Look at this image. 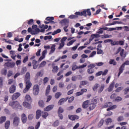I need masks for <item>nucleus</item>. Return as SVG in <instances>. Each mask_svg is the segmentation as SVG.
<instances>
[{
    "label": "nucleus",
    "mask_w": 129,
    "mask_h": 129,
    "mask_svg": "<svg viewBox=\"0 0 129 129\" xmlns=\"http://www.w3.org/2000/svg\"><path fill=\"white\" fill-rule=\"evenodd\" d=\"M108 107V108H107ZM117 107L116 105H112V102H107L104 104L103 105L104 108H107L106 109L107 111H110V110H113V109H115Z\"/></svg>",
    "instance_id": "obj_1"
},
{
    "label": "nucleus",
    "mask_w": 129,
    "mask_h": 129,
    "mask_svg": "<svg viewBox=\"0 0 129 129\" xmlns=\"http://www.w3.org/2000/svg\"><path fill=\"white\" fill-rule=\"evenodd\" d=\"M75 15H79V16H81V17H82V16L84 17H87V16H91V12H90V9H88L81 12H77L75 13Z\"/></svg>",
    "instance_id": "obj_2"
},
{
    "label": "nucleus",
    "mask_w": 129,
    "mask_h": 129,
    "mask_svg": "<svg viewBox=\"0 0 129 129\" xmlns=\"http://www.w3.org/2000/svg\"><path fill=\"white\" fill-rule=\"evenodd\" d=\"M125 65H129V60L125 61L119 68V72L118 74V77L120 76V74H121L123 71L124 70V67H125Z\"/></svg>",
    "instance_id": "obj_3"
},
{
    "label": "nucleus",
    "mask_w": 129,
    "mask_h": 129,
    "mask_svg": "<svg viewBox=\"0 0 129 129\" xmlns=\"http://www.w3.org/2000/svg\"><path fill=\"white\" fill-rule=\"evenodd\" d=\"M25 82V88L23 90L24 93H27L28 91L30 90V88L32 87V83H31V81Z\"/></svg>",
    "instance_id": "obj_4"
},
{
    "label": "nucleus",
    "mask_w": 129,
    "mask_h": 129,
    "mask_svg": "<svg viewBox=\"0 0 129 129\" xmlns=\"http://www.w3.org/2000/svg\"><path fill=\"white\" fill-rule=\"evenodd\" d=\"M87 66V63H84L83 65L77 66L76 64L72 66V71H75L77 69H81L82 68H85Z\"/></svg>",
    "instance_id": "obj_5"
},
{
    "label": "nucleus",
    "mask_w": 129,
    "mask_h": 129,
    "mask_svg": "<svg viewBox=\"0 0 129 129\" xmlns=\"http://www.w3.org/2000/svg\"><path fill=\"white\" fill-rule=\"evenodd\" d=\"M96 65L95 64H90L88 66V68H89L87 70V72L88 74H93V73L94 72V67H95Z\"/></svg>",
    "instance_id": "obj_6"
},
{
    "label": "nucleus",
    "mask_w": 129,
    "mask_h": 129,
    "mask_svg": "<svg viewBox=\"0 0 129 129\" xmlns=\"http://www.w3.org/2000/svg\"><path fill=\"white\" fill-rule=\"evenodd\" d=\"M9 105L12 106V107L13 108H18L19 107H21V105L18 101L10 102L9 103Z\"/></svg>",
    "instance_id": "obj_7"
},
{
    "label": "nucleus",
    "mask_w": 129,
    "mask_h": 129,
    "mask_svg": "<svg viewBox=\"0 0 129 129\" xmlns=\"http://www.w3.org/2000/svg\"><path fill=\"white\" fill-rule=\"evenodd\" d=\"M40 91V86L38 85H35L33 88V94L34 95H38Z\"/></svg>",
    "instance_id": "obj_8"
},
{
    "label": "nucleus",
    "mask_w": 129,
    "mask_h": 129,
    "mask_svg": "<svg viewBox=\"0 0 129 129\" xmlns=\"http://www.w3.org/2000/svg\"><path fill=\"white\" fill-rule=\"evenodd\" d=\"M20 117L15 116L13 119V124L14 126H18L20 123Z\"/></svg>",
    "instance_id": "obj_9"
},
{
    "label": "nucleus",
    "mask_w": 129,
    "mask_h": 129,
    "mask_svg": "<svg viewBox=\"0 0 129 129\" xmlns=\"http://www.w3.org/2000/svg\"><path fill=\"white\" fill-rule=\"evenodd\" d=\"M4 66H6L7 68H14L16 66V62L14 61L7 62L4 64Z\"/></svg>",
    "instance_id": "obj_10"
},
{
    "label": "nucleus",
    "mask_w": 129,
    "mask_h": 129,
    "mask_svg": "<svg viewBox=\"0 0 129 129\" xmlns=\"http://www.w3.org/2000/svg\"><path fill=\"white\" fill-rule=\"evenodd\" d=\"M20 96H21V93L16 92L12 95V100H16V99H18Z\"/></svg>",
    "instance_id": "obj_11"
},
{
    "label": "nucleus",
    "mask_w": 129,
    "mask_h": 129,
    "mask_svg": "<svg viewBox=\"0 0 129 129\" xmlns=\"http://www.w3.org/2000/svg\"><path fill=\"white\" fill-rule=\"evenodd\" d=\"M115 83L113 81L112 83L110 84L109 87L107 88V90L108 92H111L112 90H113V88H114V85Z\"/></svg>",
    "instance_id": "obj_12"
},
{
    "label": "nucleus",
    "mask_w": 129,
    "mask_h": 129,
    "mask_svg": "<svg viewBox=\"0 0 129 129\" xmlns=\"http://www.w3.org/2000/svg\"><path fill=\"white\" fill-rule=\"evenodd\" d=\"M120 56L121 57V61L124 60L125 57H126V53H124V49H122L120 52Z\"/></svg>",
    "instance_id": "obj_13"
},
{
    "label": "nucleus",
    "mask_w": 129,
    "mask_h": 129,
    "mask_svg": "<svg viewBox=\"0 0 129 129\" xmlns=\"http://www.w3.org/2000/svg\"><path fill=\"white\" fill-rule=\"evenodd\" d=\"M16 90V87L15 85H12L9 88V92L11 94L15 93Z\"/></svg>",
    "instance_id": "obj_14"
},
{
    "label": "nucleus",
    "mask_w": 129,
    "mask_h": 129,
    "mask_svg": "<svg viewBox=\"0 0 129 129\" xmlns=\"http://www.w3.org/2000/svg\"><path fill=\"white\" fill-rule=\"evenodd\" d=\"M31 75L29 72H27L25 75V77L24 79L25 82L27 81H31Z\"/></svg>",
    "instance_id": "obj_15"
},
{
    "label": "nucleus",
    "mask_w": 129,
    "mask_h": 129,
    "mask_svg": "<svg viewBox=\"0 0 129 129\" xmlns=\"http://www.w3.org/2000/svg\"><path fill=\"white\" fill-rule=\"evenodd\" d=\"M89 102H90V100H87L84 101L82 104L83 108L86 109L89 106Z\"/></svg>",
    "instance_id": "obj_16"
},
{
    "label": "nucleus",
    "mask_w": 129,
    "mask_h": 129,
    "mask_svg": "<svg viewBox=\"0 0 129 129\" xmlns=\"http://www.w3.org/2000/svg\"><path fill=\"white\" fill-rule=\"evenodd\" d=\"M54 108V105H49L44 108V111H50Z\"/></svg>",
    "instance_id": "obj_17"
},
{
    "label": "nucleus",
    "mask_w": 129,
    "mask_h": 129,
    "mask_svg": "<svg viewBox=\"0 0 129 129\" xmlns=\"http://www.w3.org/2000/svg\"><path fill=\"white\" fill-rule=\"evenodd\" d=\"M42 115V111L41 110H37L36 112V119H39Z\"/></svg>",
    "instance_id": "obj_18"
},
{
    "label": "nucleus",
    "mask_w": 129,
    "mask_h": 129,
    "mask_svg": "<svg viewBox=\"0 0 129 129\" xmlns=\"http://www.w3.org/2000/svg\"><path fill=\"white\" fill-rule=\"evenodd\" d=\"M23 105L24 107L28 108V109H31V108H32V105H31V104L28 103V102H24L23 103Z\"/></svg>",
    "instance_id": "obj_19"
},
{
    "label": "nucleus",
    "mask_w": 129,
    "mask_h": 129,
    "mask_svg": "<svg viewBox=\"0 0 129 129\" xmlns=\"http://www.w3.org/2000/svg\"><path fill=\"white\" fill-rule=\"evenodd\" d=\"M21 120L23 123H26L27 122V116L25 113H23L21 115Z\"/></svg>",
    "instance_id": "obj_20"
},
{
    "label": "nucleus",
    "mask_w": 129,
    "mask_h": 129,
    "mask_svg": "<svg viewBox=\"0 0 129 129\" xmlns=\"http://www.w3.org/2000/svg\"><path fill=\"white\" fill-rule=\"evenodd\" d=\"M10 53L11 55V58L13 59V60H16V57H17V55H16V51L14 50H10Z\"/></svg>",
    "instance_id": "obj_21"
},
{
    "label": "nucleus",
    "mask_w": 129,
    "mask_h": 129,
    "mask_svg": "<svg viewBox=\"0 0 129 129\" xmlns=\"http://www.w3.org/2000/svg\"><path fill=\"white\" fill-rule=\"evenodd\" d=\"M104 87H105V85L104 84H101L98 90V93H101V92L103 91V89H104Z\"/></svg>",
    "instance_id": "obj_22"
},
{
    "label": "nucleus",
    "mask_w": 129,
    "mask_h": 129,
    "mask_svg": "<svg viewBox=\"0 0 129 129\" xmlns=\"http://www.w3.org/2000/svg\"><path fill=\"white\" fill-rule=\"evenodd\" d=\"M32 64H33V68L34 69H37L39 64L37 63V61L36 59H33L32 61Z\"/></svg>",
    "instance_id": "obj_23"
},
{
    "label": "nucleus",
    "mask_w": 129,
    "mask_h": 129,
    "mask_svg": "<svg viewBox=\"0 0 129 129\" xmlns=\"http://www.w3.org/2000/svg\"><path fill=\"white\" fill-rule=\"evenodd\" d=\"M71 120H76V119H79V116L77 115H71V117H69Z\"/></svg>",
    "instance_id": "obj_24"
},
{
    "label": "nucleus",
    "mask_w": 129,
    "mask_h": 129,
    "mask_svg": "<svg viewBox=\"0 0 129 129\" xmlns=\"http://www.w3.org/2000/svg\"><path fill=\"white\" fill-rule=\"evenodd\" d=\"M10 125H11V121L10 120H7L5 122V127L6 129L10 128Z\"/></svg>",
    "instance_id": "obj_25"
},
{
    "label": "nucleus",
    "mask_w": 129,
    "mask_h": 129,
    "mask_svg": "<svg viewBox=\"0 0 129 129\" xmlns=\"http://www.w3.org/2000/svg\"><path fill=\"white\" fill-rule=\"evenodd\" d=\"M52 68L53 69L52 70V72H53V73H57V72L59 71V68H58V66H53Z\"/></svg>",
    "instance_id": "obj_26"
},
{
    "label": "nucleus",
    "mask_w": 129,
    "mask_h": 129,
    "mask_svg": "<svg viewBox=\"0 0 129 129\" xmlns=\"http://www.w3.org/2000/svg\"><path fill=\"white\" fill-rule=\"evenodd\" d=\"M55 47H56V45H55V44H53L51 46V47H50L51 50L50 51L49 54H53V53L55 52V50H56Z\"/></svg>",
    "instance_id": "obj_27"
},
{
    "label": "nucleus",
    "mask_w": 129,
    "mask_h": 129,
    "mask_svg": "<svg viewBox=\"0 0 129 129\" xmlns=\"http://www.w3.org/2000/svg\"><path fill=\"white\" fill-rule=\"evenodd\" d=\"M38 104L40 107H42V108H44V106H45V103L43 100H40L38 102Z\"/></svg>",
    "instance_id": "obj_28"
},
{
    "label": "nucleus",
    "mask_w": 129,
    "mask_h": 129,
    "mask_svg": "<svg viewBox=\"0 0 129 129\" xmlns=\"http://www.w3.org/2000/svg\"><path fill=\"white\" fill-rule=\"evenodd\" d=\"M25 100L26 101H30V102H32L33 101V100L32 99V98L31 97V96L30 95H26L25 96Z\"/></svg>",
    "instance_id": "obj_29"
},
{
    "label": "nucleus",
    "mask_w": 129,
    "mask_h": 129,
    "mask_svg": "<svg viewBox=\"0 0 129 129\" xmlns=\"http://www.w3.org/2000/svg\"><path fill=\"white\" fill-rule=\"evenodd\" d=\"M6 120H7L6 116H2L0 117V123H4Z\"/></svg>",
    "instance_id": "obj_30"
},
{
    "label": "nucleus",
    "mask_w": 129,
    "mask_h": 129,
    "mask_svg": "<svg viewBox=\"0 0 129 129\" xmlns=\"http://www.w3.org/2000/svg\"><path fill=\"white\" fill-rule=\"evenodd\" d=\"M106 125H108L109 123L112 122V119L111 118H107L105 119Z\"/></svg>",
    "instance_id": "obj_31"
},
{
    "label": "nucleus",
    "mask_w": 129,
    "mask_h": 129,
    "mask_svg": "<svg viewBox=\"0 0 129 129\" xmlns=\"http://www.w3.org/2000/svg\"><path fill=\"white\" fill-rule=\"evenodd\" d=\"M95 107H96V105L91 103L90 104V107H89V110H92L94 109V108H95Z\"/></svg>",
    "instance_id": "obj_32"
},
{
    "label": "nucleus",
    "mask_w": 129,
    "mask_h": 129,
    "mask_svg": "<svg viewBox=\"0 0 129 129\" xmlns=\"http://www.w3.org/2000/svg\"><path fill=\"white\" fill-rule=\"evenodd\" d=\"M61 24H64L65 25H67V24H69V20L67 19H64L60 21Z\"/></svg>",
    "instance_id": "obj_33"
},
{
    "label": "nucleus",
    "mask_w": 129,
    "mask_h": 129,
    "mask_svg": "<svg viewBox=\"0 0 129 129\" xmlns=\"http://www.w3.org/2000/svg\"><path fill=\"white\" fill-rule=\"evenodd\" d=\"M75 15H70V16L69 17V19H78V16H79V15H77V14H75Z\"/></svg>",
    "instance_id": "obj_34"
},
{
    "label": "nucleus",
    "mask_w": 129,
    "mask_h": 129,
    "mask_svg": "<svg viewBox=\"0 0 129 129\" xmlns=\"http://www.w3.org/2000/svg\"><path fill=\"white\" fill-rule=\"evenodd\" d=\"M61 95H62V93L58 92L55 94L54 97L56 99H58V98H59Z\"/></svg>",
    "instance_id": "obj_35"
},
{
    "label": "nucleus",
    "mask_w": 129,
    "mask_h": 129,
    "mask_svg": "<svg viewBox=\"0 0 129 129\" xmlns=\"http://www.w3.org/2000/svg\"><path fill=\"white\" fill-rule=\"evenodd\" d=\"M8 70H7V69H4L1 71V74H2V75H4V76H6Z\"/></svg>",
    "instance_id": "obj_36"
},
{
    "label": "nucleus",
    "mask_w": 129,
    "mask_h": 129,
    "mask_svg": "<svg viewBox=\"0 0 129 129\" xmlns=\"http://www.w3.org/2000/svg\"><path fill=\"white\" fill-rule=\"evenodd\" d=\"M49 115V113L47 112H42V117L43 118H47V116Z\"/></svg>",
    "instance_id": "obj_37"
},
{
    "label": "nucleus",
    "mask_w": 129,
    "mask_h": 129,
    "mask_svg": "<svg viewBox=\"0 0 129 129\" xmlns=\"http://www.w3.org/2000/svg\"><path fill=\"white\" fill-rule=\"evenodd\" d=\"M109 64H110V65L115 66L116 65V61H115L114 59H110L109 61Z\"/></svg>",
    "instance_id": "obj_38"
},
{
    "label": "nucleus",
    "mask_w": 129,
    "mask_h": 129,
    "mask_svg": "<svg viewBox=\"0 0 129 129\" xmlns=\"http://www.w3.org/2000/svg\"><path fill=\"white\" fill-rule=\"evenodd\" d=\"M59 123L60 122H59V120H56L52 124V126H54V127H56V126H58V125H59Z\"/></svg>",
    "instance_id": "obj_39"
},
{
    "label": "nucleus",
    "mask_w": 129,
    "mask_h": 129,
    "mask_svg": "<svg viewBox=\"0 0 129 129\" xmlns=\"http://www.w3.org/2000/svg\"><path fill=\"white\" fill-rule=\"evenodd\" d=\"M102 39H106L107 38H111L112 36L109 34H104L101 36Z\"/></svg>",
    "instance_id": "obj_40"
},
{
    "label": "nucleus",
    "mask_w": 129,
    "mask_h": 129,
    "mask_svg": "<svg viewBox=\"0 0 129 129\" xmlns=\"http://www.w3.org/2000/svg\"><path fill=\"white\" fill-rule=\"evenodd\" d=\"M59 33H61V29H58L56 31H54L52 33V36H55L56 34H59Z\"/></svg>",
    "instance_id": "obj_41"
},
{
    "label": "nucleus",
    "mask_w": 129,
    "mask_h": 129,
    "mask_svg": "<svg viewBox=\"0 0 129 129\" xmlns=\"http://www.w3.org/2000/svg\"><path fill=\"white\" fill-rule=\"evenodd\" d=\"M64 101H65V98H62L60 99L58 102V105H62V104L64 103Z\"/></svg>",
    "instance_id": "obj_42"
},
{
    "label": "nucleus",
    "mask_w": 129,
    "mask_h": 129,
    "mask_svg": "<svg viewBox=\"0 0 129 129\" xmlns=\"http://www.w3.org/2000/svg\"><path fill=\"white\" fill-rule=\"evenodd\" d=\"M115 44L123 46L124 45V41L122 40L117 41V43H115Z\"/></svg>",
    "instance_id": "obj_43"
},
{
    "label": "nucleus",
    "mask_w": 129,
    "mask_h": 129,
    "mask_svg": "<svg viewBox=\"0 0 129 129\" xmlns=\"http://www.w3.org/2000/svg\"><path fill=\"white\" fill-rule=\"evenodd\" d=\"M40 29L39 28H37L35 29V32L33 33H32V35H37V34H39L40 33Z\"/></svg>",
    "instance_id": "obj_44"
},
{
    "label": "nucleus",
    "mask_w": 129,
    "mask_h": 129,
    "mask_svg": "<svg viewBox=\"0 0 129 129\" xmlns=\"http://www.w3.org/2000/svg\"><path fill=\"white\" fill-rule=\"evenodd\" d=\"M81 85L84 86L85 85H87L88 84V81H82L80 82Z\"/></svg>",
    "instance_id": "obj_45"
},
{
    "label": "nucleus",
    "mask_w": 129,
    "mask_h": 129,
    "mask_svg": "<svg viewBox=\"0 0 129 129\" xmlns=\"http://www.w3.org/2000/svg\"><path fill=\"white\" fill-rule=\"evenodd\" d=\"M104 122V120L101 119L100 121L99 122L98 126V127H100V126H102L103 125V123Z\"/></svg>",
    "instance_id": "obj_46"
},
{
    "label": "nucleus",
    "mask_w": 129,
    "mask_h": 129,
    "mask_svg": "<svg viewBox=\"0 0 129 129\" xmlns=\"http://www.w3.org/2000/svg\"><path fill=\"white\" fill-rule=\"evenodd\" d=\"M64 112V109L62 107H59L58 108L57 113H63Z\"/></svg>",
    "instance_id": "obj_47"
},
{
    "label": "nucleus",
    "mask_w": 129,
    "mask_h": 129,
    "mask_svg": "<svg viewBox=\"0 0 129 129\" xmlns=\"http://www.w3.org/2000/svg\"><path fill=\"white\" fill-rule=\"evenodd\" d=\"M76 42V39H73L71 40L68 43L67 45L68 46H71V45H73V44Z\"/></svg>",
    "instance_id": "obj_48"
},
{
    "label": "nucleus",
    "mask_w": 129,
    "mask_h": 129,
    "mask_svg": "<svg viewBox=\"0 0 129 129\" xmlns=\"http://www.w3.org/2000/svg\"><path fill=\"white\" fill-rule=\"evenodd\" d=\"M123 89V87H119L115 90V92H120Z\"/></svg>",
    "instance_id": "obj_49"
},
{
    "label": "nucleus",
    "mask_w": 129,
    "mask_h": 129,
    "mask_svg": "<svg viewBox=\"0 0 129 129\" xmlns=\"http://www.w3.org/2000/svg\"><path fill=\"white\" fill-rule=\"evenodd\" d=\"M45 20H46V21H48V22H50V21H54V17H47L46 19H45Z\"/></svg>",
    "instance_id": "obj_50"
},
{
    "label": "nucleus",
    "mask_w": 129,
    "mask_h": 129,
    "mask_svg": "<svg viewBox=\"0 0 129 129\" xmlns=\"http://www.w3.org/2000/svg\"><path fill=\"white\" fill-rule=\"evenodd\" d=\"M64 45H65V42H61V43H60L59 46L58 47V49L59 50H60V49H62L64 47Z\"/></svg>",
    "instance_id": "obj_51"
},
{
    "label": "nucleus",
    "mask_w": 129,
    "mask_h": 129,
    "mask_svg": "<svg viewBox=\"0 0 129 129\" xmlns=\"http://www.w3.org/2000/svg\"><path fill=\"white\" fill-rule=\"evenodd\" d=\"M46 64H47V62L45 61H43L40 64L39 67H44L46 66Z\"/></svg>",
    "instance_id": "obj_52"
},
{
    "label": "nucleus",
    "mask_w": 129,
    "mask_h": 129,
    "mask_svg": "<svg viewBox=\"0 0 129 129\" xmlns=\"http://www.w3.org/2000/svg\"><path fill=\"white\" fill-rule=\"evenodd\" d=\"M74 99H75V98L74 97V96L70 97L69 98V100H68L69 103H71V102H72V101H73V100H74Z\"/></svg>",
    "instance_id": "obj_53"
},
{
    "label": "nucleus",
    "mask_w": 129,
    "mask_h": 129,
    "mask_svg": "<svg viewBox=\"0 0 129 129\" xmlns=\"http://www.w3.org/2000/svg\"><path fill=\"white\" fill-rule=\"evenodd\" d=\"M91 103H93V104L97 105V99H96V97H95L92 101H91Z\"/></svg>",
    "instance_id": "obj_54"
},
{
    "label": "nucleus",
    "mask_w": 129,
    "mask_h": 129,
    "mask_svg": "<svg viewBox=\"0 0 129 129\" xmlns=\"http://www.w3.org/2000/svg\"><path fill=\"white\" fill-rule=\"evenodd\" d=\"M4 85V79L3 77H0V87H3Z\"/></svg>",
    "instance_id": "obj_55"
},
{
    "label": "nucleus",
    "mask_w": 129,
    "mask_h": 129,
    "mask_svg": "<svg viewBox=\"0 0 129 129\" xmlns=\"http://www.w3.org/2000/svg\"><path fill=\"white\" fill-rule=\"evenodd\" d=\"M97 54L98 55L102 54V53H103V50H102V49H99V48H97Z\"/></svg>",
    "instance_id": "obj_56"
},
{
    "label": "nucleus",
    "mask_w": 129,
    "mask_h": 129,
    "mask_svg": "<svg viewBox=\"0 0 129 129\" xmlns=\"http://www.w3.org/2000/svg\"><path fill=\"white\" fill-rule=\"evenodd\" d=\"M122 100V98L119 96H117L115 99V101H117V102H119V101H121Z\"/></svg>",
    "instance_id": "obj_57"
},
{
    "label": "nucleus",
    "mask_w": 129,
    "mask_h": 129,
    "mask_svg": "<svg viewBox=\"0 0 129 129\" xmlns=\"http://www.w3.org/2000/svg\"><path fill=\"white\" fill-rule=\"evenodd\" d=\"M49 81V78L48 77H45L43 79V84H46Z\"/></svg>",
    "instance_id": "obj_58"
},
{
    "label": "nucleus",
    "mask_w": 129,
    "mask_h": 129,
    "mask_svg": "<svg viewBox=\"0 0 129 129\" xmlns=\"http://www.w3.org/2000/svg\"><path fill=\"white\" fill-rule=\"evenodd\" d=\"M96 54V51H93L89 56V58H91L94 56V55Z\"/></svg>",
    "instance_id": "obj_59"
},
{
    "label": "nucleus",
    "mask_w": 129,
    "mask_h": 129,
    "mask_svg": "<svg viewBox=\"0 0 129 129\" xmlns=\"http://www.w3.org/2000/svg\"><path fill=\"white\" fill-rule=\"evenodd\" d=\"M124 119V118H123V116H119L117 118V121H121L122 120H123Z\"/></svg>",
    "instance_id": "obj_60"
},
{
    "label": "nucleus",
    "mask_w": 129,
    "mask_h": 129,
    "mask_svg": "<svg viewBox=\"0 0 129 129\" xmlns=\"http://www.w3.org/2000/svg\"><path fill=\"white\" fill-rule=\"evenodd\" d=\"M13 76V72L12 71H9L7 74L8 77H11V76Z\"/></svg>",
    "instance_id": "obj_61"
},
{
    "label": "nucleus",
    "mask_w": 129,
    "mask_h": 129,
    "mask_svg": "<svg viewBox=\"0 0 129 129\" xmlns=\"http://www.w3.org/2000/svg\"><path fill=\"white\" fill-rule=\"evenodd\" d=\"M40 125H41V122L38 121L35 125V129H39Z\"/></svg>",
    "instance_id": "obj_62"
},
{
    "label": "nucleus",
    "mask_w": 129,
    "mask_h": 129,
    "mask_svg": "<svg viewBox=\"0 0 129 129\" xmlns=\"http://www.w3.org/2000/svg\"><path fill=\"white\" fill-rule=\"evenodd\" d=\"M97 33H98V34H99V35L103 34V29H102V28L99 29L98 30V31Z\"/></svg>",
    "instance_id": "obj_63"
},
{
    "label": "nucleus",
    "mask_w": 129,
    "mask_h": 129,
    "mask_svg": "<svg viewBox=\"0 0 129 129\" xmlns=\"http://www.w3.org/2000/svg\"><path fill=\"white\" fill-rule=\"evenodd\" d=\"M124 91L125 95L127 94V93H128V92H129V87H127L126 88H125L124 90Z\"/></svg>",
    "instance_id": "obj_64"
}]
</instances>
